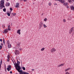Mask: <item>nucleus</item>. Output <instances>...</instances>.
<instances>
[{"mask_svg": "<svg viewBox=\"0 0 74 74\" xmlns=\"http://www.w3.org/2000/svg\"><path fill=\"white\" fill-rule=\"evenodd\" d=\"M16 59L17 61V63L16 62H15V63H14V62H13L14 65L15 66V69L16 68H18L19 67H20V66H19V64H20V62L18 61V58H16Z\"/></svg>", "mask_w": 74, "mask_h": 74, "instance_id": "nucleus-1", "label": "nucleus"}, {"mask_svg": "<svg viewBox=\"0 0 74 74\" xmlns=\"http://www.w3.org/2000/svg\"><path fill=\"white\" fill-rule=\"evenodd\" d=\"M0 8L1 9H2L3 8H5V6H4V0H1V3L0 4Z\"/></svg>", "mask_w": 74, "mask_h": 74, "instance_id": "nucleus-2", "label": "nucleus"}, {"mask_svg": "<svg viewBox=\"0 0 74 74\" xmlns=\"http://www.w3.org/2000/svg\"><path fill=\"white\" fill-rule=\"evenodd\" d=\"M14 53H15V55H19V53H20V52H19V51L17 50H16L14 51Z\"/></svg>", "mask_w": 74, "mask_h": 74, "instance_id": "nucleus-3", "label": "nucleus"}, {"mask_svg": "<svg viewBox=\"0 0 74 74\" xmlns=\"http://www.w3.org/2000/svg\"><path fill=\"white\" fill-rule=\"evenodd\" d=\"M56 51V50L55 48H53L51 50V52L52 53H53L54 52H55Z\"/></svg>", "mask_w": 74, "mask_h": 74, "instance_id": "nucleus-4", "label": "nucleus"}, {"mask_svg": "<svg viewBox=\"0 0 74 74\" xmlns=\"http://www.w3.org/2000/svg\"><path fill=\"white\" fill-rule=\"evenodd\" d=\"M11 69V66L8 65V67L7 68V70H8V71H10V70Z\"/></svg>", "mask_w": 74, "mask_h": 74, "instance_id": "nucleus-5", "label": "nucleus"}, {"mask_svg": "<svg viewBox=\"0 0 74 74\" xmlns=\"http://www.w3.org/2000/svg\"><path fill=\"white\" fill-rule=\"evenodd\" d=\"M15 7H16V8H19V3H16Z\"/></svg>", "mask_w": 74, "mask_h": 74, "instance_id": "nucleus-6", "label": "nucleus"}, {"mask_svg": "<svg viewBox=\"0 0 74 74\" xmlns=\"http://www.w3.org/2000/svg\"><path fill=\"white\" fill-rule=\"evenodd\" d=\"M59 1L61 3H64L65 2V0H59Z\"/></svg>", "mask_w": 74, "mask_h": 74, "instance_id": "nucleus-7", "label": "nucleus"}, {"mask_svg": "<svg viewBox=\"0 0 74 74\" xmlns=\"http://www.w3.org/2000/svg\"><path fill=\"white\" fill-rule=\"evenodd\" d=\"M73 29H74V27H73L69 31V34H71L72 33V31L73 30Z\"/></svg>", "mask_w": 74, "mask_h": 74, "instance_id": "nucleus-8", "label": "nucleus"}, {"mask_svg": "<svg viewBox=\"0 0 74 74\" xmlns=\"http://www.w3.org/2000/svg\"><path fill=\"white\" fill-rule=\"evenodd\" d=\"M8 44V47L9 48H10L11 47V44L7 42Z\"/></svg>", "mask_w": 74, "mask_h": 74, "instance_id": "nucleus-9", "label": "nucleus"}, {"mask_svg": "<svg viewBox=\"0 0 74 74\" xmlns=\"http://www.w3.org/2000/svg\"><path fill=\"white\" fill-rule=\"evenodd\" d=\"M8 29H5L4 30V32L5 33H8Z\"/></svg>", "mask_w": 74, "mask_h": 74, "instance_id": "nucleus-10", "label": "nucleus"}, {"mask_svg": "<svg viewBox=\"0 0 74 74\" xmlns=\"http://www.w3.org/2000/svg\"><path fill=\"white\" fill-rule=\"evenodd\" d=\"M43 23H40L39 24V26L40 28L42 26H43Z\"/></svg>", "mask_w": 74, "mask_h": 74, "instance_id": "nucleus-11", "label": "nucleus"}, {"mask_svg": "<svg viewBox=\"0 0 74 74\" xmlns=\"http://www.w3.org/2000/svg\"><path fill=\"white\" fill-rule=\"evenodd\" d=\"M21 32V30L19 29V30H17V33L18 34H19L20 35V34H21V32Z\"/></svg>", "mask_w": 74, "mask_h": 74, "instance_id": "nucleus-12", "label": "nucleus"}, {"mask_svg": "<svg viewBox=\"0 0 74 74\" xmlns=\"http://www.w3.org/2000/svg\"><path fill=\"white\" fill-rule=\"evenodd\" d=\"M64 64L63 63L60 65H59L58 66V67H61V66H63Z\"/></svg>", "mask_w": 74, "mask_h": 74, "instance_id": "nucleus-13", "label": "nucleus"}, {"mask_svg": "<svg viewBox=\"0 0 74 74\" xmlns=\"http://www.w3.org/2000/svg\"><path fill=\"white\" fill-rule=\"evenodd\" d=\"M64 5L65 6H67L69 5V3H64Z\"/></svg>", "mask_w": 74, "mask_h": 74, "instance_id": "nucleus-14", "label": "nucleus"}, {"mask_svg": "<svg viewBox=\"0 0 74 74\" xmlns=\"http://www.w3.org/2000/svg\"><path fill=\"white\" fill-rule=\"evenodd\" d=\"M70 8L71 9V10H74V7L72 6H70Z\"/></svg>", "mask_w": 74, "mask_h": 74, "instance_id": "nucleus-15", "label": "nucleus"}, {"mask_svg": "<svg viewBox=\"0 0 74 74\" xmlns=\"http://www.w3.org/2000/svg\"><path fill=\"white\" fill-rule=\"evenodd\" d=\"M8 30H11V29H10V25H8Z\"/></svg>", "mask_w": 74, "mask_h": 74, "instance_id": "nucleus-16", "label": "nucleus"}, {"mask_svg": "<svg viewBox=\"0 0 74 74\" xmlns=\"http://www.w3.org/2000/svg\"><path fill=\"white\" fill-rule=\"evenodd\" d=\"M68 1L69 3H72V1L71 0H68Z\"/></svg>", "mask_w": 74, "mask_h": 74, "instance_id": "nucleus-17", "label": "nucleus"}, {"mask_svg": "<svg viewBox=\"0 0 74 74\" xmlns=\"http://www.w3.org/2000/svg\"><path fill=\"white\" fill-rule=\"evenodd\" d=\"M3 42L4 44L5 45V39H4V38H3Z\"/></svg>", "mask_w": 74, "mask_h": 74, "instance_id": "nucleus-18", "label": "nucleus"}, {"mask_svg": "<svg viewBox=\"0 0 74 74\" xmlns=\"http://www.w3.org/2000/svg\"><path fill=\"white\" fill-rule=\"evenodd\" d=\"M70 68H69L66 69L65 70V72L67 71L68 70H70Z\"/></svg>", "mask_w": 74, "mask_h": 74, "instance_id": "nucleus-19", "label": "nucleus"}, {"mask_svg": "<svg viewBox=\"0 0 74 74\" xmlns=\"http://www.w3.org/2000/svg\"><path fill=\"white\" fill-rule=\"evenodd\" d=\"M44 49H45V48H43L41 49V51H44Z\"/></svg>", "mask_w": 74, "mask_h": 74, "instance_id": "nucleus-20", "label": "nucleus"}, {"mask_svg": "<svg viewBox=\"0 0 74 74\" xmlns=\"http://www.w3.org/2000/svg\"><path fill=\"white\" fill-rule=\"evenodd\" d=\"M5 10H6V9L5 8H4L3 10V11L4 12H6V11Z\"/></svg>", "mask_w": 74, "mask_h": 74, "instance_id": "nucleus-21", "label": "nucleus"}, {"mask_svg": "<svg viewBox=\"0 0 74 74\" xmlns=\"http://www.w3.org/2000/svg\"><path fill=\"white\" fill-rule=\"evenodd\" d=\"M10 3H8V5L6 6H7V7H8V6H10Z\"/></svg>", "mask_w": 74, "mask_h": 74, "instance_id": "nucleus-22", "label": "nucleus"}, {"mask_svg": "<svg viewBox=\"0 0 74 74\" xmlns=\"http://www.w3.org/2000/svg\"><path fill=\"white\" fill-rule=\"evenodd\" d=\"M43 26L44 27H47V26L45 25L44 24L43 25Z\"/></svg>", "mask_w": 74, "mask_h": 74, "instance_id": "nucleus-23", "label": "nucleus"}, {"mask_svg": "<svg viewBox=\"0 0 74 74\" xmlns=\"http://www.w3.org/2000/svg\"><path fill=\"white\" fill-rule=\"evenodd\" d=\"M10 55H8V59H10Z\"/></svg>", "mask_w": 74, "mask_h": 74, "instance_id": "nucleus-24", "label": "nucleus"}, {"mask_svg": "<svg viewBox=\"0 0 74 74\" xmlns=\"http://www.w3.org/2000/svg\"><path fill=\"white\" fill-rule=\"evenodd\" d=\"M47 20V18H45L44 19V21H46Z\"/></svg>", "mask_w": 74, "mask_h": 74, "instance_id": "nucleus-25", "label": "nucleus"}, {"mask_svg": "<svg viewBox=\"0 0 74 74\" xmlns=\"http://www.w3.org/2000/svg\"><path fill=\"white\" fill-rule=\"evenodd\" d=\"M22 69L23 70H25L26 69H25V67H23Z\"/></svg>", "mask_w": 74, "mask_h": 74, "instance_id": "nucleus-26", "label": "nucleus"}, {"mask_svg": "<svg viewBox=\"0 0 74 74\" xmlns=\"http://www.w3.org/2000/svg\"><path fill=\"white\" fill-rule=\"evenodd\" d=\"M3 48V47L1 45H0V50L1 49V48Z\"/></svg>", "mask_w": 74, "mask_h": 74, "instance_id": "nucleus-27", "label": "nucleus"}, {"mask_svg": "<svg viewBox=\"0 0 74 74\" xmlns=\"http://www.w3.org/2000/svg\"><path fill=\"white\" fill-rule=\"evenodd\" d=\"M7 15L9 16H10V14L8 13H7Z\"/></svg>", "mask_w": 74, "mask_h": 74, "instance_id": "nucleus-28", "label": "nucleus"}, {"mask_svg": "<svg viewBox=\"0 0 74 74\" xmlns=\"http://www.w3.org/2000/svg\"><path fill=\"white\" fill-rule=\"evenodd\" d=\"M63 22H66V20L64 19L63 20Z\"/></svg>", "mask_w": 74, "mask_h": 74, "instance_id": "nucleus-29", "label": "nucleus"}, {"mask_svg": "<svg viewBox=\"0 0 74 74\" xmlns=\"http://www.w3.org/2000/svg\"><path fill=\"white\" fill-rule=\"evenodd\" d=\"M70 73H69L68 72H67L65 73V74H69Z\"/></svg>", "mask_w": 74, "mask_h": 74, "instance_id": "nucleus-30", "label": "nucleus"}, {"mask_svg": "<svg viewBox=\"0 0 74 74\" xmlns=\"http://www.w3.org/2000/svg\"><path fill=\"white\" fill-rule=\"evenodd\" d=\"M10 10L11 11H12V8H10Z\"/></svg>", "mask_w": 74, "mask_h": 74, "instance_id": "nucleus-31", "label": "nucleus"}, {"mask_svg": "<svg viewBox=\"0 0 74 74\" xmlns=\"http://www.w3.org/2000/svg\"><path fill=\"white\" fill-rule=\"evenodd\" d=\"M49 5L51 6V3H49Z\"/></svg>", "mask_w": 74, "mask_h": 74, "instance_id": "nucleus-32", "label": "nucleus"}, {"mask_svg": "<svg viewBox=\"0 0 74 74\" xmlns=\"http://www.w3.org/2000/svg\"><path fill=\"white\" fill-rule=\"evenodd\" d=\"M7 62H9L10 61V60H9V59H8L7 60Z\"/></svg>", "mask_w": 74, "mask_h": 74, "instance_id": "nucleus-33", "label": "nucleus"}, {"mask_svg": "<svg viewBox=\"0 0 74 74\" xmlns=\"http://www.w3.org/2000/svg\"><path fill=\"white\" fill-rule=\"evenodd\" d=\"M13 15L15 16V15H16V13H13Z\"/></svg>", "mask_w": 74, "mask_h": 74, "instance_id": "nucleus-34", "label": "nucleus"}, {"mask_svg": "<svg viewBox=\"0 0 74 74\" xmlns=\"http://www.w3.org/2000/svg\"><path fill=\"white\" fill-rule=\"evenodd\" d=\"M23 1L25 2H26V1H27V0H23Z\"/></svg>", "mask_w": 74, "mask_h": 74, "instance_id": "nucleus-35", "label": "nucleus"}, {"mask_svg": "<svg viewBox=\"0 0 74 74\" xmlns=\"http://www.w3.org/2000/svg\"><path fill=\"white\" fill-rule=\"evenodd\" d=\"M0 41H1V42H2V39H0Z\"/></svg>", "mask_w": 74, "mask_h": 74, "instance_id": "nucleus-36", "label": "nucleus"}, {"mask_svg": "<svg viewBox=\"0 0 74 74\" xmlns=\"http://www.w3.org/2000/svg\"><path fill=\"white\" fill-rule=\"evenodd\" d=\"M10 74H12V71H11L10 72Z\"/></svg>", "mask_w": 74, "mask_h": 74, "instance_id": "nucleus-37", "label": "nucleus"}, {"mask_svg": "<svg viewBox=\"0 0 74 74\" xmlns=\"http://www.w3.org/2000/svg\"><path fill=\"white\" fill-rule=\"evenodd\" d=\"M67 6V8H69V6H68H68Z\"/></svg>", "mask_w": 74, "mask_h": 74, "instance_id": "nucleus-38", "label": "nucleus"}, {"mask_svg": "<svg viewBox=\"0 0 74 74\" xmlns=\"http://www.w3.org/2000/svg\"><path fill=\"white\" fill-rule=\"evenodd\" d=\"M2 60H1V63H2Z\"/></svg>", "mask_w": 74, "mask_h": 74, "instance_id": "nucleus-39", "label": "nucleus"}, {"mask_svg": "<svg viewBox=\"0 0 74 74\" xmlns=\"http://www.w3.org/2000/svg\"><path fill=\"white\" fill-rule=\"evenodd\" d=\"M1 45H3V44L2 43H1Z\"/></svg>", "mask_w": 74, "mask_h": 74, "instance_id": "nucleus-40", "label": "nucleus"}, {"mask_svg": "<svg viewBox=\"0 0 74 74\" xmlns=\"http://www.w3.org/2000/svg\"><path fill=\"white\" fill-rule=\"evenodd\" d=\"M55 1H59V0H54Z\"/></svg>", "mask_w": 74, "mask_h": 74, "instance_id": "nucleus-41", "label": "nucleus"}, {"mask_svg": "<svg viewBox=\"0 0 74 74\" xmlns=\"http://www.w3.org/2000/svg\"><path fill=\"white\" fill-rule=\"evenodd\" d=\"M32 71H34V69H32Z\"/></svg>", "mask_w": 74, "mask_h": 74, "instance_id": "nucleus-42", "label": "nucleus"}, {"mask_svg": "<svg viewBox=\"0 0 74 74\" xmlns=\"http://www.w3.org/2000/svg\"><path fill=\"white\" fill-rule=\"evenodd\" d=\"M72 1L74 2V0H72Z\"/></svg>", "mask_w": 74, "mask_h": 74, "instance_id": "nucleus-43", "label": "nucleus"}, {"mask_svg": "<svg viewBox=\"0 0 74 74\" xmlns=\"http://www.w3.org/2000/svg\"><path fill=\"white\" fill-rule=\"evenodd\" d=\"M21 49H20V50H21Z\"/></svg>", "mask_w": 74, "mask_h": 74, "instance_id": "nucleus-44", "label": "nucleus"}, {"mask_svg": "<svg viewBox=\"0 0 74 74\" xmlns=\"http://www.w3.org/2000/svg\"><path fill=\"white\" fill-rule=\"evenodd\" d=\"M56 4V5H57V4H55L54 5H55Z\"/></svg>", "mask_w": 74, "mask_h": 74, "instance_id": "nucleus-45", "label": "nucleus"}, {"mask_svg": "<svg viewBox=\"0 0 74 74\" xmlns=\"http://www.w3.org/2000/svg\"><path fill=\"white\" fill-rule=\"evenodd\" d=\"M1 69V67H0V70Z\"/></svg>", "mask_w": 74, "mask_h": 74, "instance_id": "nucleus-46", "label": "nucleus"}, {"mask_svg": "<svg viewBox=\"0 0 74 74\" xmlns=\"http://www.w3.org/2000/svg\"><path fill=\"white\" fill-rule=\"evenodd\" d=\"M7 0V1H8V0Z\"/></svg>", "mask_w": 74, "mask_h": 74, "instance_id": "nucleus-47", "label": "nucleus"}, {"mask_svg": "<svg viewBox=\"0 0 74 74\" xmlns=\"http://www.w3.org/2000/svg\"><path fill=\"white\" fill-rule=\"evenodd\" d=\"M1 3V2L0 1V3Z\"/></svg>", "mask_w": 74, "mask_h": 74, "instance_id": "nucleus-48", "label": "nucleus"}, {"mask_svg": "<svg viewBox=\"0 0 74 74\" xmlns=\"http://www.w3.org/2000/svg\"><path fill=\"white\" fill-rule=\"evenodd\" d=\"M74 34V33H73V34Z\"/></svg>", "mask_w": 74, "mask_h": 74, "instance_id": "nucleus-49", "label": "nucleus"}]
</instances>
